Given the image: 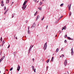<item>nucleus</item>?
Instances as JSON below:
<instances>
[{"label": "nucleus", "mask_w": 74, "mask_h": 74, "mask_svg": "<svg viewBox=\"0 0 74 74\" xmlns=\"http://www.w3.org/2000/svg\"><path fill=\"white\" fill-rule=\"evenodd\" d=\"M27 1H25L23 4V6L22 7V8L23 10H25V8H26V6H27V5H25V4H26V3H27Z\"/></svg>", "instance_id": "obj_1"}, {"label": "nucleus", "mask_w": 74, "mask_h": 74, "mask_svg": "<svg viewBox=\"0 0 74 74\" xmlns=\"http://www.w3.org/2000/svg\"><path fill=\"white\" fill-rule=\"evenodd\" d=\"M47 42H46L44 45L43 47V49L44 50H45L47 49Z\"/></svg>", "instance_id": "obj_2"}, {"label": "nucleus", "mask_w": 74, "mask_h": 74, "mask_svg": "<svg viewBox=\"0 0 74 74\" xmlns=\"http://www.w3.org/2000/svg\"><path fill=\"white\" fill-rule=\"evenodd\" d=\"M32 46V45H31L28 50V53H30V50L32 49V47H31Z\"/></svg>", "instance_id": "obj_3"}, {"label": "nucleus", "mask_w": 74, "mask_h": 74, "mask_svg": "<svg viewBox=\"0 0 74 74\" xmlns=\"http://www.w3.org/2000/svg\"><path fill=\"white\" fill-rule=\"evenodd\" d=\"M35 27H36V23H34L33 24L32 26L31 27V28H34Z\"/></svg>", "instance_id": "obj_4"}, {"label": "nucleus", "mask_w": 74, "mask_h": 74, "mask_svg": "<svg viewBox=\"0 0 74 74\" xmlns=\"http://www.w3.org/2000/svg\"><path fill=\"white\" fill-rule=\"evenodd\" d=\"M67 64V60H65L64 62V64L65 66H66Z\"/></svg>", "instance_id": "obj_5"}, {"label": "nucleus", "mask_w": 74, "mask_h": 74, "mask_svg": "<svg viewBox=\"0 0 74 74\" xmlns=\"http://www.w3.org/2000/svg\"><path fill=\"white\" fill-rule=\"evenodd\" d=\"M32 69L34 71V73H36V69H34V66H32Z\"/></svg>", "instance_id": "obj_6"}, {"label": "nucleus", "mask_w": 74, "mask_h": 74, "mask_svg": "<svg viewBox=\"0 0 74 74\" xmlns=\"http://www.w3.org/2000/svg\"><path fill=\"white\" fill-rule=\"evenodd\" d=\"M71 54L72 55H73V54H74V52L73 51V48L71 49Z\"/></svg>", "instance_id": "obj_7"}, {"label": "nucleus", "mask_w": 74, "mask_h": 74, "mask_svg": "<svg viewBox=\"0 0 74 74\" xmlns=\"http://www.w3.org/2000/svg\"><path fill=\"white\" fill-rule=\"evenodd\" d=\"M71 5H70V6L69 5H68V8H69V10H70V9H71Z\"/></svg>", "instance_id": "obj_8"}, {"label": "nucleus", "mask_w": 74, "mask_h": 74, "mask_svg": "<svg viewBox=\"0 0 74 74\" xmlns=\"http://www.w3.org/2000/svg\"><path fill=\"white\" fill-rule=\"evenodd\" d=\"M21 68V67L19 65H18V67H17V70H18V71H19V70H20V68Z\"/></svg>", "instance_id": "obj_9"}, {"label": "nucleus", "mask_w": 74, "mask_h": 74, "mask_svg": "<svg viewBox=\"0 0 74 74\" xmlns=\"http://www.w3.org/2000/svg\"><path fill=\"white\" fill-rule=\"evenodd\" d=\"M66 26H65L62 27V30H63L64 29V30H66Z\"/></svg>", "instance_id": "obj_10"}, {"label": "nucleus", "mask_w": 74, "mask_h": 74, "mask_svg": "<svg viewBox=\"0 0 74 74\" xmlns=\"http://www.w3.org/2000/svg\"><path fill=\"white\" fill-rule=\"evenodd\" d=\"M39 18H40V16L38 15L37 16L36 19V21H37V19H39Z\"/></svg>", "instance_id": "obj_11"}, {"label": "nucleus", "mask_w": 74, "mask_h": 74, "mask_svg": "<svg viewBox=\"0 0 74 74\" xmlns=\"http://www.w3.org/2000/svg\"><path fill=\"white\" fill-rule=\"evenodd\" d=\"M10 0H6V3L8 4L9 3V1Z\"/></svg>", "instance_id": "obj_12"}, {"label": "nucleus", "mask_w": 74, "mask_h": 74, "mask_svg": "<svg viewBox=\"0 0 74 74\" xmlns=\"http://www.w3.org/2000/svg\"><path fill=\"white\" fill-rule=\"evenodd\" d=\"M38 9H39V10H41V11L42 10V7H38Z\"/></svg>", "instance_id": "obj_13"}, {"label": "nucleus", "mask_w": 74, "mask_h": 74, "mask_svg": "<svg viewBox=\"0 0 74 74\" xmlns=\"http://www.w3.org/2000/svg\"><path fill=\"white\" fill-rule=\"evenodd\" d=\"M58 51H59V48H58L56 50V52H58Z\"/></svg>", "instance_id": "obj_14"}, {"label": "nucleus", "mask_w": 74, "mask_h": 74, "mask_svg": "<svg viewBox=\"0 0 74 74\" xmlns=\"http://www.w3.org/2000/svg\"><path fill=\"white\" fill-rule=\"evenodd\" d=\"M37 12H38V11H37L34 14V16H36V15H37Z\"/></svg>", "instance_id": "obj_15"}, {"label": "nucleus", "mask_w": 74, "mask_h": 74, "mask_svg": "<svg viewBox=\"0 0 74 74\" xmlns=\"http://www.w3.org/2000/svg\"><path fill=\"white\" fill-rule=\"evenodd\" d=\"M51 62H53V57H52L51 59Z\"/></svg>", "instance_id": "obj_16"}, {"label": "nucleus", "mask_w": 74, "mask_h": 74, "mask_svg": "<svg viewBox=\"0 0 74 74\" xmlns=\"http://www.w3.org/2000/svg\"><path fill=\"white\" fill-rule=\"evenodd\" d=\"M49 62V59H48L46 61V62H47V63H48V62Z\"/></svg>", "instance_id": "obj_17"}, {"label": "nucleus", "mask_w": 74, "mask_h": 74, "mask_svg": "<svg viewBox=\"0 0 74 74\" xmlns=\"http://www.w3.org/2000/svg\"><path fill=\"white\" fill-rule=\"evenodd\" d=\"M28 34H30V32L29 30H28Z\"/></svg>", "instance_id": "obj_18"}, {"label": "nucleus", "mask_w": 74, "mask_h": 74, "mask_svg": "<svg viewBox=\"0 0 74 74\" xmlns=\"http://www.w3.org/2000/svg\"><path fill=\"white\" fill-rule=\"evenodd\" d=\"M42 2H40V5H42Z\"/></svg>", "instance_id": "obj_19"}, {"label": "nucleus", "mask_w": 74, "mask_h": 74, "mask_svg": "<svg viewBox=\"0 0 74 74\" xmlns=\"http://www.w3.org/2000/svg\"><path fill=\"white\" fill-rule=\"evenodd\" d=\"M1 42H2V41L3 40V39L2 38V37L1 38Z\"/></svg>", "instance_id": "obj_20"}, {"label": "nucleus", "mask_w": 74, "mask_h": 74, "mask_svg": "<svg viewBox=\"0 0 74 74\" xmlns=\"http://www.w3.org/2000/svg\"><path fill=\"white\" fill-rule=\"evenodd\" d=\"M64 4V3L61 4L60 5V7H62L63 5Z\"/></svg>", "instance_id": "obj_21"}, {"label": "nucleus", "mask_w": 74, "mask_h": 74, "mask_svg": "<svg viewBox=\"0 0 74 74\" xmlns=\"http://www.w3.org/2000/svg\"><path fill=\"white\" fill-rule=\"evenodd\" d=\"M71 12H70L69 13V16H71Z\"/></svg>", "instance_id": "obj_22"}, {"label": "nucleus", "mask_w": 74, "mask_h": 74, "mask_svg": "<svg viewBox=\"0 0 74 74\" xmlns=\"http://www.w3.org/2000/svg\"><path fill=\"white\" fill-rule=\"evenodd\" d=\"M67 37L68 38V40H70L71 39V38L69 37Z\"/></svg>", "instance_id": "obj_23"}, {"label": "nucleus", "mask_w": 74, "mask_h": 74, "mask_svg": "<svg viewBox=\"0 0 74 74\" xmlns=\"http://www.w3.org/2000/svg\"><path fill=\"white\" fill-rule=\"evenodd\" d=\"M2 60H3V59L1 58L0 60V63H1V62H2Z\"/></svg>", "instance_id": "obj_24"}, {"label": "nucleus", "mask_w": 74, "mask_h": 74, "mask_svg": "<svg viewBox=\"0 0 74 74\" xmlns=\"http://www.w3.org/2000/svg\"><path fill=\"white\" fill-rule=\"evenodd\" d=\"M14 56H15V55H16V52H14Z\"/></svg>", "instance_id": "obj_25"}, {"label": "nucleus", "mask_w": 74, "mask_h": 74, "mask_svg": "<svg viewBox=\"0 0 74 74\" xmlns=\"http://www.w3.org/2000/svg\"><path fill=\"white\" fill-rule=\"evenodd\" d=\"M3 3H4V1L3 0H2L1 2V4H3Z\"/></svg>", "instance_id": "obj_26"}, {"label": "nucleus", "mask_w": 74, "mask_h": 74, "mask_svg": "<svg viewBox=\"0 0 74 74\" xmlns=\"http://www.w3.org/2000/svg\"><path fill=\"white\" fill-rule=\"evenodd\" d=\"M4 43H5V42L4 41V40H3L2 42V44H4Z\"/></svg>", "instance_id": "obj_27"}, {"label": "nucleus", "mask_w": 74, "mask_h": 74, "mask_svg": "<svg viewBox=\"0 0 74 74\" xmlns=\"http://www.w3.org/2000/svg\"><path fill=\"white\" fill-rule=\"evenodd\" d=\"M8 10H5L4 12L5 13H7V12L8 11Z\"/></svg>", "instance_id": "obj_28"}, {"label": "nucleus", "mask_w": 74, "mask_h": 74, "mask_svg": "<svg viewBox=\"0 0 74 74\" xmlns=\"http://www.w3.org/2000/svg\"><path fill=\"white\" fill-rule=\"evenodd\" d=\"M1 5L2 7H3V6H4V4H1Z\"/></svg>", "instance_id": "obj_29"}, {"label": "nucleus", "mask_w": 74, "mask_h": 74, "mask_svg": "<svg viewBox=\"0 0 74 74\" xmlns=\"http://www.w3.org/2000/svg\"><path fill=\"white\" fill-rule=\"evenodd\" d=\"M12 69H13V67H12L10 69V71H12Z\"/></svg>", "instance_id": "obj_30"}, {"label": "nucleus", "mask_w": 74, "mask_h": 74, "mask_svg": "<svg viewBox=\"0 0 74 74\" xmlns=\"http://www.w3.org/2000/svg\"><path fill=\"white\" fill-rule=\"evenodd\" d=\"M44 19V16L41 19V20L42 21H43V20Z\"/></svg>", "instance_id": "obj_31"}, {"label": "nucleus", "mask_w": 74, "mask_h": 74, "mask_svg": "<svg viewBox=\"0 0 74 74\" xmlns=\"http://www.w3.org/2000/svg\"><path fill=\"white\" fill-rule=\"evenodd\" d=\"M67 34L65 35L64 36V38H66V37H67Z\"/></svg>", "instance_id": "obj_32"}, {"label": "nucleus", "mask_w": 74, "mask_h": 74, "mask_svg": "<svg viewBox=\"0 0 74 74\" xmlns=\"http://www.w3.org/2000/svg\"><path fill=\"white\" fill-rule=\"evenodd\" d=\"M5 58V56H3V57H2V58L1 59H3H3H4V58Z\"/></svg>", "instance_id": "obj_33"}, {"label": "nucleus", "mask_w": 74, "mask_h": 74, "mask_svg": "<svg viewBox=\"0 0 74 74\" xmlns=\"http://www.w3.org/2000/svg\"><path fill=\"white\" fill-rule=\"evenodd\" d=\"M64 49V48L63 47H62L61 49V51H62Z\"/></svg>", "instance_id": "obj_34"}, {"label": "nucleus", "mask_w": 74, "mask_h": 74, "mask_svg": "<svg viewBox=\"0 0 74 74\" xmlns=\"http://www.w3.org/2000/svg\"><path fill=\"white\" fill-rule=\"evenodd\" d=\"M34 2H35L36 3V2H37V0H33Z\"/></svg>", "instance_id": "obj_35"}, {"label": "nucleus", "mask_w": 74, "mask_h": 74, "mask_svg": "<svg viewBox=\"0 0 74 74\" xmlns=\"http://www.w3.org/2000/svg\"><path fill=\"white\" fill-rule=\"evenodd\" d=\"M6 10V7L5 6L4 8V10Z\"/></svg>", "instance_id": "obj_36"}, {"label": "nucleus", "mask_w": 74, "mask_h": 74, "mask_svg": "<svg viewBox=\"0 0 74 74\" xmlns=\"http://www.w3.org/2000/svg\"><path fill=\"white\" fill-rule=\"evenodd\" d=\"M64 42L65 43H66V42H67V40H65L64 41Z\"/></svg>", "instance_id": "obj_37"}, {"label": "nucleus", "mask_w": 74, "mask_h": 74, "mask_svg": "<svg viewBox=\"0 0 74 74\" xmlns=\"http://www.w3.org/2000/svg\"><path fill=\"white\" fill-rule=\"evenodd\" d=\"M62 58H64V55L62 54Z\"/></svg>", "instance_id": "obj_38"}, {"label": "nucleus", "mask_w": 74, "mask_h": 74, "mask_svg": "<svg viewBox=\"0 0 74 74\" xmlns=\"http://www.w3.org/2000/svg\"><path fill=\"white\" fill-rule=\"evenodd\" d=\"M70 40H74V39L72 38H71V39Z\"/></svg>", "instance_id": "obj_39"}, {"label": "nucleus", "mask_w": 74, "mask_h": 74, "mask_svg": "<svg viewBox=\"0 0 74 74\" xmlns=\"http://www.w3.org/2000/svg\"><path fill=\"white\" fill-rule=\"evenodd\" d=\"M58 32L59 33H62V31H59Z\"/></svg>", "instance_id": "obj_40"}, {"label": "nucleus", "mask_w": 74, "mask_h": 74, "mask_svg": "<svg viewBox=\"0 0 74 74\" xmlns=\"http://www.w3.org/2000/svg\"><path fill=\"white\" fill-rule=\"evenodd\" d=\"M14 2H12V4H11V5H12V4H14Z\"/></svg>", "instance_id": "obj_41"}, {"label": "nucleus", "mask_w": 74, "mask_h": 74, "mask_svg": "<svg viewBox=\"0 0 74 74\" xmlns=\"http://www.w3.org/2000/svg\"><path fill=\"white\" fill-rule=\"evenodd\" d=\"M63 16H61L60 18H60H62V17H63Z\"/></svg>", "instance_id": "obj_42"}, {"label": "nucleus", "mask_w": 74, "mask_h": 74, "mask_svg": "<svg viewBox=\"0 0 74 74\" xmlns=\"http://www.w3.org/2000/svg\"><path fill=\"white\" fill-rule=\"evenodd\" d=\"M10 48V45H9L8 46V48Z\"/></svg>", "instance_id": "obj_43"}, {"label": "nucleus", "mask_w": 74, "mask_h": 74, "mask_svg": "<svg viewBox=\"0 0 74 74\" xmlns=\"http://www.w3.org/2000/svg\"><path fill=\"white\" fill-rule=\"evenodd\" d=\"M1 53H2L1 52H0V55H1Z\"/></svg>", "instance_id": "obj_44"}, {"label": "nucleus", "mask_w": 74, "mask_h": 74, "mask_svg": "<svg viewBox=\"0 0 74 74\" xmlns=\"http://www.w3.org/2000/svg\"><path fill=\"white\" fill-rule=\"evenodd\" d=\"M29 26L28 27V30H29Z\"/></svg>", "instance_id": "obj_45"}, {"label": "nucleus", "mask_w": 74, "mask_h": 74, "mask_svg": "<svg viewBox=\"0 0 74 74\" xmlns=\"http://www.w3.org/2000/svg\"><path fill=\"white\" fill-rule=\"evenodd\" d=\"M14 14H13L12 16H14Z\"/></svg>", "instance_id": "obj_46"}, {"label": "nucleus", "mask_w": 74, "mask_h": 74, "mask_svg": "<svg viewBox=\"0 0 74 74\" xmlns=\"http://www.w3.org/2000/svg\"><path fill=\"white\" fill-rule=\"evenodd\" d=\"M32 60H33V61H34V59L33 58L32 59Z\"/></svg>", "instance_id": "obj_47"}, {"label": "nucleus", "mask_w": 74, "mask_h": 74, "mask_svg": "<svg viewBox=\"0 0 74 74\" xmlns=\"http://www.w3.org/2000/svg\"><path fill=\"white\" fill-rule=\"evenodd\" d=\"M3 45H4V44H2V45H1V46H3Z\"/></svg>", "instance_id": "obj_48"}, {"label": "nucleus", "mask_w": 74, "mask_h": 74, "mask_svg": "<svg viewBox=\"0 0 74 74\" xmlns=\"http://www.w3.org/2000/svg\"><path fill=\"white\" fill-rule=\"evenodd\" d=\"M60 19V18H59L58 20V21H59V19Z\"/></svg>", "instance_id": "obj_49"}, {"label": "nucleus", "mask_w": 74, "mask_h": 74, "mask_svg": "<svg viewBox=\"0 0 74 74\" xmlns=\"http://www.w3.org/2000/svg\"><path fill=\"white\" fill-rule=\"evenodd\" d=\"M49 67L47 66V69H48V68Z\"/></svg>", "instance_id": "obj_50"}, {"label": "nucleus", "mask_w": 74, "mask_h": 74, "mask_svg": "<svg viewBox=\"0 0 74 74\" xmlns=\"http://www.w3.org/2000/svg\"><path fill=\"white\" fill-rule=\"evenodd\" d=\"M15 38H16V39H18V38L16 37Z\"/></svg>", "instance_id": "obj_51"}, {"label": "nucleus", "mask_w": 74, "mask_h": 74, "mask_svg": "<svg viewBox=\"0 0 74 74\" xmlns=\"http://www.w3.org/2000/svg\"><path fill=\"white\" fill-rule=\"evenodd\" d=\"M16 37V35H15L14 36V37Z\"/></svg>", "instance_id": "obj_52"}, {"label": "nucleus", "mask_w": 74, "mask_h": 74, "mask_svg": "<svg viewBox=\"0 0 74 74\" xmlns=\"http://www.w3.org/2000/svg\"><path fill=\"white\" fill-rule=\"evenodd\" d=\"M26 23H27V21H26Z\"/></svg>", "instance_id": "obj_53"}, {"label": "nucleus", "mask_w": 74, "mask_h": 74, "mask_svg": "<svg viewBox=\"0 0 74 74\" xmlns=\"http://www.w3.org/2000/svg\"><path fill=\"white\" fill-rule=\"evenodd\" d=\"M33 46H34V45H32V48H33Z\"/></svg>", "instance_id": "obj_54"}, {"label": "nucleus", "mask_w": 74, "mask_h": 74, "mask_svg": "<svg viewBox=\"0 0 74 74\" xmlns=\"http://www.w3.org/2000/svg\"><path fill=\"white\" fill-rule=\"evenodd\" d=\"M44 0H42V1H44Z\"/></svg>", "instance_id": "obj_55"}, {"label": "nucleus", "mask_w": 74, "mask_h": 74, "mask_svg": "<svg viewBox=\"0 0 74 74\" xmlns=\"http://www.w3.org/2000/svg\"><path fill=\"white\" fill-rule=\"evenodd\" d=\"M48 25H47V27L46 28V29H47V28H48Z\"/></svg>", "instance_id": "obj_56"}, {"label": "nucleus", "mask_w": 74, "mask_h": 74, "mask_svg": "<svg viewBox=\"0 0 74 74\" xmlns=\"http://www.w3.org/2000/svg\"><path fill=\"white\" fill-rule=\"evenodd\" d=\"M12 18H14V16H12Z\"/></svg>", "instance_id": "obj_57"}, {"label": "nucleus", "mask_w": 74, "mask_h": 74, "mask_svg": "<svg viewBox=\"0 0 74 74\" xmlns=\"http://www.w3.org/2000/svg\"><path fill=\"white\" fill-rule=\"evenodd\" d=\"M6 14V13H5V12H4V14Z\"/></svg>", "instance_id": "obj_58"}, {"label": "nucleus", "mask_w": 74, "mask_h": 74, "mask_svg": "<svg viewBox=\"0 0 74 74\" xmlns=\"http://www.w3.org/2000/svg\"><path fill=\"white\" fill-rule=\"evenodd\" d=\"M39 1H38L37 2V3H38V2Z\"/></svg>", "instance_id": "obj_59"}, {"label": "nucleus", "mask_w": 74, "mask_h": 74, "mask_svg": "<svg viewBox=\"0 0 74 74\" xmlns=\"http://www.w3.org/2000/svg\"><path fill=\"white\" fill-rule=\"evenodd\" d=\"M57 35H56V37H57Z\"/></svg>", "instance_id": "obj_60"}, {"label": "nucleus", "mask_w": 74, "mask_h": 74, "mask_svg": "<svg viewBox=\"0 0 74 74\" xmlns=\"http://www.w3.org/2000/svg\"><path fill=\"white\" fill-rule=\"evenodd\" d=\"M62 57V56H61L60 57V58H61Z\"/></svg>", "instance_id": "obj_61"}, {"label": "nucleus", "mask_w": 74, "mask_h": 74, "mask_svg": "<svg viewBox=\"0 0 74 74\" xmlns=\"http://www.w3.org/2000/svg\"><path fill=\"white\" fill-rule=\"evenodd\" d=\"M58 23V22L57 23Z\"/></svg>", "instance_id": "obj_62"}, {"label": "nucleus", "mask_w": 74, "mask_h": 74, "mask_svg": "<svg viewBox=\"0 0 74 74\" xmlns=\"http://www.w3.org/2000/svg\"><path fill=\"white\" fill-rule=\"evenodd\" d=\"M1 47V45H0V47Z\"/></svg>", "instance_id": "obj_63"}, {"label": "nucleus", "mask_w": 74, "mask_h": 74, "mask_svg": "<svg viewBox=\"0 0 74 74\" xmlns=\"http://www.w3.org/2000/svg\"><path fill=\"white\" fill-rule=\"evenodd\" d=\"M3 74H5V73H3Z\"/></svg>", "instance_id": "obj_64"}]
</instances>
